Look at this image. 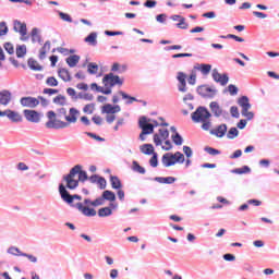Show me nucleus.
<instances>
[{"instance_id":"obj_50","label":"nucleus","mask_w":279,"mask_h":279,"mask_svg":"<svg viewBox=\"0 0 279 279\" xmlns=\"http://www.w3.org/2000/svg\"><path fill=\"white\" fill-rule=\"evenodd\" d=\"M242 117H245L246 121H252L254 119V112L250 111V109H245L241 111Z\"/></svg>"},{"instance_id":"obj_12","label":"nucleus","mask_w":279,"mask_h":279,"mask_svg":"<svg viewBox=\"0 0 279 279\" xmlns=\"http://www.w3.org/2000/svg\"><path fill=\"white\" fill-rule=\"evenodd\" d=\"M23 114L29 123H40V112L32 109H25Z\"/></svg>"},{"instance_id":"obj_23","label":"nucleus","mask_w":279,"mask_h":279,"mask_svg":"<svg viewBox=\"0 0 279 279\" xmlns=\"http://www.w3.org/2000/svg\"><path fill=\"white\" fill-rule=\"evenodd\" d=\"M72 169H76L77 171L76 175H78V182H86V180H88V174L86 173V171L82 170L81 165H76Z\"/></svg>"},{"instance_id":"obj_58","label":"nucleus","mask_w":279,"mask_h":279,"mask_svg":"<svg viewBox=\"0 0 279 279\" xmlns=\"http://www.w3.org/2000/svg\"><path fill=\"white\" fill-rule=\"evenodd\" d=\"M21 256H24V258H27L31 263H38V257L32 254L23 253Z\"/></svg>"},{"instance_id":"obj_27","label":"nucleus","mask_w":279,"mask_h":279,"mask_svg":"<svg viewBox=\"0 0 279 279\" xmlns=\"http://www.w3.org/2000/svg\"><path fill=\"white\" fill-rule=\"evenodd\" d=\"M194 69H196V71H201V73L203 75H208V73H210V71L213 70V65L206 64V63H201V64L194 66Z\"/></svg>"},{"instance_id":"obj_4","label":"nucleus","mask_w":279,"mask_h":279,"mask_svg":"<svg viewBox=\"0 0 279 279\" xmlns=\"http://www.w3.org/2000/svg\"><path fill=\"white\" fill-rule=\"evenodd\" d=\"M77 174L76 169H71L69 174L63 177V181L65 182V189L70 191H75L80 186V181L75 180V175Z\"/></svg>"},{"instance_id":"obj_30","label":"nucleus","mask_w":279,"mask_h":279,"mask_svg":"<svg viewBox=\"0 0 279 279\" xmlns=\"http://www.w3.org/2000/svg\"><path fill=\"white\" fill-rule=\"evenodd\" d=\"M85 43H88L92 47H97V33L93 32L87 37H85Z\"/></svg>"},{"instance_id":"obj_9","label":"nucleus","mask_w":279,"mask_h":279,"mask_svg":"<svg viewBox=\"0 0 279 279\" xmlns=\"http://www.w3.org/2000/svg\"><path fill=\"white\" fill-rule=\"evenodd\" d=\"M211 77L216 84H220V86H227L230 82V76L228 74H221L217 69L213 70Z\"/></svg>"},{"instance_id":"obj_6","label":"nucleus","mask_w":279,"mask_h":279,"mask_svg":"<svg viewBox=\"0 0 279 279\" xmlns=\"http://www.w3.org/2000/svg\"><path fill=\"white\" fill-rule=\"evenodd\" d=\"M196 93L204 99H215V96L217 95V89L211 88L208 85H199L196 88Z\"/></svg>"},{"instance_id":"obj_22","label":"nucleus","mask_w":279,"mask_h":279,"mask_svg":"<svg viewBox=\"0 0 279 279\" xmlns=\"http://www.w3.org/2000/svg\"><path fill=\"white\" fill-rule=\"evenodd\" d=\"M32 43H38L43 45V36L40 35V28L34 27L31 32Z\"/></svg>"},{"instance_id":"obj_3","label":"nucleus","mask_w":279,"mask_h":279,"mask_svg":"<svg viewBox=\"0 0 279 279\" xmlns=\"http://www.w3.org/2000/svg\"><path fill=\"white\" fill-rule=\"evenodd\" d=\"M210 117H213V113L206 107L201 106L192 113V121L194 123H202L208 121Z\"/></svg>"},{"instance_id":"obj_29","label":"nucleus","mask_w":279,"mask_h":279,"mask_svg":"<svg viewBox=\"0 0 279 279\" xmlns=\"http://www.w3.org/2000/svg\"><path fill=\"white\" fill-rule=\"evenodd\" d=\"M140 149H141L142 154H145L146 156H151V155L156 154L154 151V145H151V144H144L141 146Z\"/></svg>"},{"instance_id":"obj_53","label":"nucleus","mask_w":279,"mask_h":279,"mask_svg":"<svg viewBox=\"0 0 279 279\" xmlns=\"http://www.w3.org/2000/svg\"><path fill=\"white\" fill-rule=\"evenodd\" d=\"M228 92L232 97H234V95H239V87H236V85L230 84L228 85Z\"/></svg>"},{"instance_id":"obj_55","label":"nucleus","mask_w":279,"mask_h":279,"mask_svg":"<svg viewBox=\"0 0 279 279\" xmlns=\"http://www.w3.org/2000/svg\"><path fill=\"white\" fill-rule=\"evenodd\" d=\"M46 84L47 86H52V87L58 86V80L53 76H50L46 80Z\"/></svg>"},{"instance_id":"obj_2","label":"nucleus","mask_w":279,"mask_h":279,"mask_svg":"<svg viewBox=\"0 0 279 279\" xmlns=\"http://www.w3.org/2000/svg\"><path fill=\"white\" fill-rule=\"evenodd\" d=\"M59 194L61 196V199L65 202V204H69L73 208H76L84 217H96L97 216V210L95 208H90L88 206H84V203H76L73 205L74 199H78V202H82V196L78 194L71 195L69 191L66 190V186L64 184H59Z\"/></svg>"},{"instance_id":"obj_19","label":"nucleus","mask_w":279,"mask_h":279,"mask_svg":"<svg viewBox=\"0 0 279 279\" xmlns=\"http://www.w3.org/2000/svg\"><path fill=\"white\" fill-rule=\"evenodd\" d=\"M161 165H163V167H173V165H175V157L173 156V153H166L161 157Z\"/></svg>"},{"instance_id":"obj_33","label":"nucleus","mask_w":279,"mask_h":279,"mask_svg":"<svg viewBox=\"0 0 279 279\" xmlns=\"http://www.w3.org/2000/svg\"><path fill=\"white\" fill-rule=\"evenodd\" d=\"M231 173L243 175V173H252V169L248 166H243L242 168H235L231 170Z\"/></svg>"},{"instance_id":"obj_31","label":"nucleus","mask_w":279,"mask_h":279,"mask_svg":"<svg viewBox=\"0 0 279 279\" xmlns=\"http://www.w3.org/2000/svg\"><path fill=\"white\" fill-rule=\"evenodd\" d=\"M111 187L114 190H119L123 187V184H121V180L119 177L111 175L110 177Z\"/></svg>"},{"instance_id":"obj_20","label":"nucleus","mask_w":279,"mask_h":279,"mask_svg":"<svg viewBox=\"0 0 279 279\" xmlns=\"http://www.w3.org/2000/svg\"><path fill=\"white\" fill-rule=\"evenodd\" d=\"M12 101V93L8 89L0 92V106H8Z\"/></svg>"},{"instance_id":"obj_61","label":"nucleus","mask_w":279,"mask_h":279,"mask_svg":"<svg viewBox=\"0 0 279 279\" xmlns=\"http://www.w3.org/2000/svg\"><path fill=\"white\" fill-rule=\"evenodd\" d=\"M271 161L269 159L259 160V167H264V169H269Z\"/></svg>"},{"instance_id":"obj_48","label":"nucleus","mask_w":279,"mask_h":279,"mask_svg":"<svg viewBox=\"0 0 279 279\" xmlns=\"http://www.w3.org/2000/svg\"><path fill=\"white\" fill-rule=\"evenodd\" d=\"M86 136H89V138H94V141H98L99 143L106 142V138L90 132H85Z\"/></svg>"},{"instance_id":"obj_45","label":"nucleus","mask_w":279,"mask_h":279,"mask_svg":"<svg viewBox=\"0 0 279 279\" xmlns=\"http://www.w3.org/2000/svg\"><path fill=\"white\" fill-rule=\"evenodd\" d=\"M58 14H59L61 21H65V23H73V19L68 13L59 11Z\"/></svg>"},{"instance_id":"obj_16","label":"nucleus","mask_w":279,"mask_h":279,"mask_svg":"<svg viewBox=\"0 0 279 279\" xmlns=\"http://www.w3.org/2000/svg\"><path fill=\"white\" fill-rule=\"evenodd\" d=\"M209 108H210V110H211L214 117H216V118L226 117V114H228L227 111L223 110V109L221 108V106H219V102H217V101H211V102L209 104Z\"/></svg>"},{"instance_id":"obj_26","label":"nucleus","mask_w":279,"mask_h":279,"mask_svg":"<svg viewBox=\"0 0 279 279\" xmlns=\"http://www.w3.org/2000/svg\"><path fill=\"white\" fill-rule=\"evenodd\" d=\"M51 49V41L47 40L39 50V60L47 58V51Z\"/></svg>"},{"instance_id":"obj_42","label":"nucleus","mask_w":279,"mask_h":279,"mask_svg":"<svg viewBox=\"0 0 279 279\" xmlns=\"http://www.w3.org/2000/svg\"><path fill=\"white\" fill-rule=\"evenodd\" d=\"M83 204H85V206H94V208L101 206L98 197L94 201H90V198H85Z\"/></svg>"},{"instance_id":"obj_47","label":"nucleus","mask_w":279,"mask_h":279,"mask_svg":"<svg viewBox=\"0 0 279 279\" xmlns=\"http://www.w3.org/2000/svg\"><path fill=\"white\" fill-rule=\"evenodd\" d=\"M206 154H209V156H219L221 154V150L213 148V147H205Z\"/></svg>"},{"instance_id":"obj_52","label":"nucleus","mask_w":279,"mask_h":279,"mask_svg":"<svg viewBox=\"0 0 279 279\" xmlns=\"http://www.w3.org/2000/svg\"><path fill=\"white\" fill-rule=\"evenodd\" d=\"M150 167H158V153H154L153 157L149 159Z\"/></svg>"},{"instance_id":"obj_32","label":"nucleus","mask_w":279,"mask_h":279,"mask_svg":"<svg viewBox=\"0 0 279 279\" xmlns=\"http://www.w3.org/2000/svg\"><path fill=\"white\" fill-rule=\"evenodd\" d=\"M112 73H125L128 71V65H121L119 63H113L111 66Z\"/></svg>"},{"instance_id":"obj_5","label":"nucleus","mask_w":279,"mask_h":279,"mask_svg":"<svg viewBox=\"0 0 279 279\" xmlns=\"http://www.w3.org/2000/svg\"><path fill=\"white\" fill-rule=\"evenodd\" d=\"M102 84L105 87H110L112 88L113 86H123V80L119 77V75H114L112 72L109 74H106L102 77Z\"/></svg>"},{"instance_id":"obj_25","label":"nucleus","mask_w":279,"mask_h":279,"mask_svg":"<svg viewBox=\"0 0 279 279\" xmlns=\"http://www.w3.org/2000/svg\"><path fill=\"white\" fill-rule=\"evenodd\" d=\"M66 64L70 66V69H74V66H77L80 63V56L72 54L65 59Z\"/></svg>"},{"instance_id":"obj_57","label":"nucleus","mask_w":279,"mask_h":279,"mask_svg":"<svg viewBox=\"0 0 279 279\" xmlns=\"http://www.w3.org/2000/svg\"><path fill=\"white\" fill-rule=\"evenodd\" d=\"M97 184L99 185V189L104 191L108 183L104 177H99Z\"/></svg>"},{"instance_id":"obj_40","label":"nucleus","mask_w":279,"mask_h":279,"mask_svg":"<svg viewBox=\"0 0 279 279\" xmlns=\"http://www.w3.org/2000/svg\"><path fill=\"white\" fill-rule=\"evenodd\" d=\"M172 138V143H174V145H182V143H184V138H182V135H180V133L175 132V134H173L171 136Z\"/></svg>"},{"instance_id":"obj_41","label":"nucleus","mask_w":279,"mask_h":279,"mask_svg":"<svg viewBox=\"0 0 279 279\" xmlns=\"http://www.w3.org/2000/svg\"><path fill=\"white\" fill-rule=\"evenodd\" d=\"M102 114H114V106L107 104L101 109Z\"/></svg>"},{"instance_id":"obj_35","label":"nucleus","mask_w":279,"mask_h":279,"mask_svg":"<svg viewBox=\"0 0 279 279\" xmlns=\"http://www.w3.org/2000/svg\"><path fill=\"white\" fill-rule=\"evenodd\" d=\"M15 53L17 58H25V56H27V46L25 45L17 46Z\"/></svg>"},{"instance_id":"obj_24","label":"nucleus","mask_w":279,"mask_h":279,"mask_svg":"<svg viewBox=\"0 0 279 279\" xmlns=\"http://www.w3.org/2000/svg\"><path fill=\"white\" fill-rule=\"evenodd\" d=\"M58 75L59 77L63 81V82H71L72 77H71V72H69V70L64 69V68H60L58 70Z\"/></svg>"},{"instance_id":"obj_1","label":"nucleus","mask_w":279,"mask_h":279,"mask_svg":"<svg viewBox=\"0 0 279 279\" xmlns=\"http://www.w3.org/2000/svg\"><path fill=\"white\" fill-rule=\"evenodd\" d=\"M59 117H64L65 121L56 119V111H48L47 112V119L45 126L48 130H64L65 128H69L71 123H77V114H80V110L76 108H70L69 112L70 116H66V108L62 107L58 110Z\"/></svg>"},{"instance_id":"obj_7","label":"nucleus","mask_w":279,"mask_h":279,"mask_svg":"<svg viewBox=\"0 0 279 279\" xmlns=\"http://www.w3.org/2000/svg\"><path fill=\"white\" fill-rule=\"evenodd\" d=\"M13 29H14V32H16L17 34L21 35L20 40H23L24 43L29 40V37H27V24H25L19 20H15L13 22Z\"/></svg>"},{"instance_id":"obj_44","label":"nucleus","mask_w":279,"mask_h":279,"mask_svg":"<svg viewBox=\"0 0 279 279\" xmlns=\"http://www.w3.org/2000/svg\"><path fill=\"white\" fill-rule=\"evenodd\" d=\"M7 252L11 254V256H21V254H23V252H21V248L16 246H10Z\"/></svg>"},{"instance_id":"obj_64","label":"nucleus","mask_w":279,"mask_h":279,"mask_svg":"<svg viewBox=\"0 0 279 279\" xmlns=\"http://www.w3.org/2000/svg\"><path fill=\"white\" fill-rule=\"evenodd\" d=\"M157 23H166L167 22V14L161 13L156 15Z\"/></svg>"},{"instance_id":"obj_43","label":"nucleus","mask_w":279,"mask_h":279,"mask_svg":"<svg viewBox=\"0 0 279 279\" xmlns=\"http://www.w3.org/2000/svg\"><path fill=\"white\" fill-rule=\"evenodd\" d=\"M173 157H174L175 165L177 162L179 165H184V160H185L184 154H182L181 151H177L173 154Z\"/></svg>"},{"instance_id":"obj_8","label":"nucleus","mask_w":279,"mask_h":279,"mask_svg":"<svg viewBox=\"0 0 279 279\" xmlns=\"http://www.w3.org/2000/svg\"><path fill=\"white\" fill-rule=\"evenodd\" d=\"M138 125L142 130V134H154V124L149 123L147 117L142 116L138 120Z\"/></svg>"},{"instance_id":"obj_39","label":"nucleus","mask_w":279,"mask_h":279,"mask_svg":"<svg viewBox=\"0 0 279 279\" xmlns=\"http://www.w3.org/2000/svg\"><path fill=\"white\" fill-rule=\"evenodd\" d=\"M236 136H239V129L233 126L228 131L227 138H229L230 141H234Z\"/></svg>"},{"instance_id":"obj_13","label":"nucleus","mask_w":279,"mask_h":279,"mask_svg":"<svg viewBox=\"0 0 279 279\" xmlns=\"http://www.w3.org/2000/svg\"><path fill=\"white\" fill-rule=\"evenodd\" d=\"M119 208V204L117 203H109L108 207H101L98 209V217H111L112 210H117Z\"/></svg>"},{"instance_id":"obj_63","label":"nucleus","mask_w":279,"mask_h":279,"mask_svg":"<svg viewBox=\"0 0 279 279\" xmlns=\"http://www.w3.org/2000/svg\"><path fill=\"white\" fill-rule=\"evenodd\" d=\"M155 5H158L156 0H146L144 2V8H154Z\"/></svg>"},{"instance_id":"obj_21","label":"nucleus","mask_w":279,"mask_h":279,"mask_svg":"<svg viewBox=\"0 0 279 279\" xmlns=\"http://www.w3.org/2000/svg\"><path fill=\"white\" fill-rule=\"evenodd\" d=\"M238 106L242 108V110H252V104H250V98L247 96H242L238 99Z\"/></svg>"},{"instance_id":"obj_59","label":"nucleus","mask_w":279,"mask_h":279,"mask_svg":"<svg viewBox=\"0 0 279 279\" xmlns=\"http://www.w3.org/2000/svg\"><path fill=\"white\" fill-rule=\"evenodd\" d=\"M4 49L9 56H12L14 53V46L10 43L4 44Z\"/></svg>"},{"instance_id":"obj_62","label":"nucleus","mask_w":279,"mask_h":279,"mask_svg":"<svg viewBox=\"0 0 279 279\" xmlns=\"http://www.w3.org/2000/svg\"><path fill=\"white\" fill-rule=\"evenodd\" d=\"M92 121L96 124V125H101L104 123V118H101V116H94L92 118Z\"/></svg>"},{"instance_id":"obj_56","label":"nucleus","mask_w":279,"mask_h":279,"mask_svg":"<svg viewBox=\"0 0 279 279\" xmlns=\"http://www.w3.org/2000/svg\"><path fill=\"white\" fill-rule=\"evenodd\" d=\"M187 82L191 86H195V84L197 83V74H195V72H192Z\"/></svg>"},{"instance_id":"obj_46","label":"nucleus","mask_w":279,"mask_h":279,"mask_svg":"<svg viewBox=\"0 0 279 279\" xmlns=\"http://www.w3.org/2000/svg\"><path fill=\"white\" fill-rule=\"evenodd\" d=\"M8 32H10V29L8 28V23L0 22V37L1 36H7Z\"/></svg>"},{"instance_id":"obj_14","label":"nucleus","mask_w":279,"mask_h":279,"mask_svg":"<svg viewBox=\"0 0 279 279\" xmlns=\"http://www.w3.org/2000/svg\"><path fill=\"white\" fill-rule=\"evenodd\" d=\"M167 138H169V130L159 129V134L156 133L154 135V143L157 147H160V145H162V141H167Z\"/></svg>"},{"instance_id":"obj_37","label":"nucleus","mask_w":279,"mask_h":279,"mask_svg":"<svg viewBox=\"0 0 279 279\" xmlns=\"http://www.w3.org/2000/svg\"><path fill=\"white\" fill-rule=\"evenodd\" d=\"M99 71V65H97V63H88L87 65V73H89V75H97V72Z\"/></svg>"},{"instance_id":"obj_17","label":"nucleus","mask_w":279,"mask_h":279,"mask_svg":"<svg viewBox=\"0 0 279 279\" xmlns=\"http://www.w3.org/2000/svg\"><path fill=\"white\" fill-rule=\"evenodd\" d=\"M177 80L179 82L178 90L180 93H186V74L184 72H178Z\"/></svg>"},{"instance_id":"obj_11","label":"nucleus","mask_w":279,"mask_h":279,"mask_svg":"<svg viewBox=\"0 0 279 279\" xmlns=\"http://www.w3.org/2000/svg\"><path fill=\"white\" fill-rule=\"evenodd\" d=\"M20 104L23 108H37L40 106V100L32 96H26L20 99Z\"/></svg>"},{"instance_id":"obj_38","label":"nucleus","mask_w":279,"mask_h":279,"mask_svg":"<svg viewBox=\"0 0 279 279\" xmlns=\"http://www.w3.org/2000/svg\"><path fill=\"white\" fill-rule=\"evenodd\" d=\"M52 101L56 106H66V97L62 95H58Z\"/></svg>"},{"instance_id":"obj_36","label":"nucleus","mask_w":279,"mask_h":279,"mask_svg":"<svg viewBox=\"0 0 279 279\" xmlns=\"http://www.w3.org/2000/svg\"><path fill=\"white\" fill-rule=\"evenodd\" d=\"M133 171H135V173H141L142 175H145V173L147 172L145 170V168H143L138 161H133V166H132Z\"/></svg>"},{"instance_id":"obj_49","label":"nucleus","mask_w":279,"mask_h":279,"mask_svg":"<svg viewBox=\"0 0 279 279\" xmlns=\"http://www.w3.org/2000/svg\"><path fill=\"white\" fill-rule=\"evenodd\" d=\"M179 29H189V23H186L185 17H181V21L175 24Z\"/></svg>"},{"instance_id":"obj_28","label":"nucleus","mask_w":279,"mask_h":279,"mask_svg":"<svg viewBox=\"0 0 279 279\" xmlns=\"http://www.w3.org/2000/svg\"><path fill=\"white\" fill-rule=\"evenodd\" d=\"M118 95H121L122 99H126V101H125L126 106L134 104V101H138V98L130 96V95L125 94V92H123V90H119Z\"/></svg>"},{"instance_id":"obj_51","label":"nucleus","mask_w":279,"mask_h":279,"mask_svg":"<svg viewBox=\"0 0 279 279\" xmlns=\"http://www.w3.org/2000/svg\"><path fill=\"white\" fill-rule=\"evenodd\" d=\"M83 112H85V114H93V112H95V105L94 104H88L83 108Z\"/></svg>"},{"instance_id":"obj_18","label":"nucleus","mask_w":279,"mask_h":279,"mask_svg":"<svg viewBox=\"0 0 279 279\" xmlns=\"http://www.w3.org/2000/svg\"><path fill=\"white\" fill-rule=\"evenodd\" d=\"M8 120L12 123H23V116L19 113L17 111H14L12 109H8Z\"/></svg>"},{"instance_id":"obj_54","label":"nucleus","mask_w":279,"mask_h":279,"mask_svg":"<svg viewBox=\"0 0 279 279\" xmlns=\"http://www.w3.org/2000/svg\"><path fill=\"white\" fill-rule=\"evenodd\" d=\"M230 112H231V117H233V119H239V117H241V113H239V107H236V106H232L230 108Z\"/></svg>"},{"instance_id":"obj_15","label":"nucleus","mask_w":279,"mask_h":279,"mask_svg":"<svg viewBox=\"0 0 279 279\" xmlns=\"http://www.w3.org/2000/svg\"><path fill=\"white\" fill-rule=\"evenodd\" d=\"M228 133V124H219L215 129L209 131L211 136H217V138H223Z\"/></svg>"},{"instance_id":"obj_34","label":"nucleus","mask_w":279,"mask_h":279,"mask_svg":"<svg viewBox=\"0 0 279 279\" xmlns=\"http://www.w3.org/2000/svg\"><path fill=\"white\" fill-rule=\"evenodd\" d=\"M28 66L32 71H43V65L38 64V61L33 58L28 59Z\"/></svg>"},{"instance_id":"obj_60","label":"nucleus","mask_w":279,"mask_h":279,"mask_svg":"<svg viewBox=\"0 0 279 279\" xmlns=\"http://www.w3.org/2000/svg\"><path fill=\"white\" fill-rule=\"evenodd\" d=\"M183 153L185 154L186 158H193V149L189 146H183Z\"/></svg>"},{"instance_id":"obj_10","label":"nucleus","mask_w":279,"mask_h":279,"mask_svg":"<svg viewBox=\"0 0 279 279\" xmlns=\"http://www.w3.org/2000/svg\"><path fill=\"white\" fill-rule=\"evenodd\" d=\"M106 202H110V204H114V202H117V194H114V192L112 191L105 190L101 196L98 197V204H100V206H104Z\"/></svg>"}]
</instances>
